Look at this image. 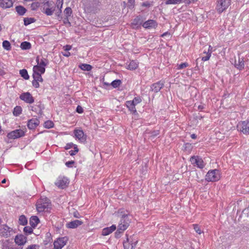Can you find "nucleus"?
<instances>
[{"instance_id": "1", "label": "nucleus", "mask_w": 249, "mask_h": 249, "mask_svg": "<svg viewBox=\"0 0 249 249\" xmlns=\"http://www.w3.org/2000/svg\"><path fill=\"white\" fill-rule=\"evenodd\" d=\"M36 62L37 65L34 66L33 71H38L39 72H45V67L49 64V61L47 59L41 57L40 56H37L36 57Z\"/></svg>"}, {"instance_id": "2", "label": "nucleus", "mask_w": 249, "mask_h": 249, "mask_svg": "<svg viewBox=\"0 0 249 249\" xmlns=\"http://www.w3.org/2000/svg\"><path fill=\"white\" fill-rule=\"evenodd\" d=\"M220 173L218 170H209L205 176V180L209 182H215L220 179Z\"/></svg>"}, {"instance_id": "3", "label": "nucleus", "mask_w": 249, "mask_h": 249, "mask_svg": "<svg viewBox=\"0 0 249 249\" xmlns=\"http://www.w3.org/2000/svg\"><path fill=\"white\" fill-rule=\"evenodd\" d=\"M50 205V200L47 197L40 198L36 202V210L38 212H43L48 209Z\"/></svg>"}, {"instance_id": "4", "label": "nucleus", "mask_w": 249, "mask_h": 249, "mask_svg": "<svg viewBox=\"0 0 249 249\" xmlns=\"http://www.w3.org/2000/svg\"><path fill=\"white\" fill-rule=\"evenodd\" d=\"M15 233L13 229L6 224L0 225V236L5 238L10 237Z\"/></svg>"}, {"instance_id": "5", "label": "nucleus", "mask_w": 249, "mask_h": 249, "mask_svg": "<svg viewBox=\"0 0 249 249\" xmlns=\"http://www.w3.org/2000/svg\"><path fill=\"white\" fill-rule=\"evenodd\" d=\"M231 5V0H219L216 6L217 12L221 14Z\"/></svg>"}, {"instance_id": "6", "label": "nucleus", "mask_w": 249, "mask_h": 249, "mask_svg": "<svg viewBox=\"0 0 249 249\" xmlns=\"http://www.w3.org/2000/svg\"><path fill=\"white\" fill-rule=\"evenodd\" d=\"M74 137L81 143H85L87 141V136L83 131L80 129H75L73 131Z\"/></svg>"}, {"instance_id": "7", "label": "nucleus", "mask_w": 249, "mask_h": 249, "mask_svg": "<svg viewBox=\"0 0 249 249\" xmlns=\"http://www.w3.org/2000/svg\"><path fill=\"white\" fill-rule=\"evenodd\" d=\"M24 135L25 131L19 129L10 132L7 134V137L9 139H16L22 137Z\"/></svg>"}, {"instance_id": "8", "label": "nucleus", "mask_w": 249, "mask_h": 249, "mask_svg": "<svg viewBox=\"0 0 249 249\" xmlns=\"http://www.w3.org/2000/svg\"><path fill=\"white\" fill-rule=\"evenodd\" d=\"M53 1H47L44 3L43 12L47 16H51L53 14L55 8L53 6Z\"/></svg>"}, {"instance_id": "9", "label": "nucleus", "mask_w": 249, "mask_h": 249, "mask_svg": "<svg viewBox=\"0 0 249 249\" xmlns=\"http://www.w3.org/2000/svg\"><path fill=\"white\" fill-rule=\"evenodd\" d=\"M68 238L66 236L58 238L53 242V249H61L67 243Z\"/></svg>"}, {"instance_id": "10", "label": "nucleus", "mask_w": 249, "mask_h": 249, "mask_svg": "<svg viewBox=\"0 0 249 249\" xmlns=\"http://www.w3.org/2000/svg\"><path fill=\"white\" fill-rule=\"evenodd\" d=\"M237 127L244 134L249 135V120H248L239 123Z\"/></svg>"}, {"instance_id": "11", "label": "nucleus", "mask_w": 249, "mask_h": 249, "mask_svg": "<svg viewBox=\"0 0 249 249\" xmlns=\"http://www.w3.org/2000/svg\"><path fill=\"white\" fill-rule=\"evenodd\" d=\"M19 98L26 103L29 104H33L35 101L34 98L29 92L21 93L19 96Z\"/></svg>"}, {"instance_id": "12", "label": "nucleus", "mask_w": 249, "mask_h": 249, "mask_svg": "<svg viewBox=\"0 0 249 249\" xmlns=\"http://www.w3.org/2000/svg\"><path fill=\"white\" fill-rule=\"evenodd\" d=\"M69 183V179L66 177H59L55 182V184L59 188L64 189Z\"/></svg>"}, {"instance_id": "13", "label": "nucleus", "mask_w": 249, "mask_h": 249, "mask_svg": "<svg viewBox=\"0 0 249 249\" xmlns=\"http://www.w3.org/2000/svg\"><path fill=\"white\" fill-rule=\"evenodd\" d=\"M192 164L196 165L199 168H203L205 165L203 160L198 156H193L190 159Z\"/></svg>"}, {"instance_id": "14", "label": "nucleus", "mask_w": 249, "mask_h": 249, "mask_svg": "<svg viewBox=\"0 0 249 249\" xmlns=\"http://www.w3.org/2000/svg\"><path fill=\"white\" fill-rule=\"evenodd\" d=\"M139 103V101L136 98L132 101H128L126 102V106L128 109L133 114L136 113L135 106Z\"/></svg>"}, {"instance_id": "15", "label": "nucleus", "mask_w": 249, "mask_h": 249, "mask_svg": "<svg viewBox=\"0 0 249 249\" xmlns=\"http://www.w3.org/2000/svg\"><path fill=\"white\" fill-rule=\"evenodd\" d=\"M27 241V237L22 234H18L15 237V242L18 246H24Z\"/></svg>"}, {"instance_id": "16", "label": "nucleus", "mask_w": 249, "mask_h": 249, "mask_svg": "<svg viewBox=\"0 0 249 249\" xmlns=\"http://www.w3.org/2000/svg\"><path fill=\"white\" fill-rule=\"evenodd\" d=\"M142 26L145 29L156 28L158 26L156 21L152 19H149L142 24Z\"/></svg>"}, {"instance_id": "17", "label": "nucleus", "mask_w": 249, "mask_h": 249, "mask_svg": "<svg viewBox=\"0 0 249 249\" xmlns=\"http://www.w3.org/2000/svg\"><path fill=\"white\" fill-rule=\"evenodd\" d=\"M128 223L124 218L121 219L118 226L117 231L119 233L123 232L128 228Z\"/></svg>"}, {"instance_id": "18", "label": "nucleus", "mask_w": 249, "mask_h": 249, "mask_svg": "<svg viewBox=\"0 0 249 249\" xmlns=\"http://www.w3.org/2000/svg\"><path fill=\"white\" fill-rule=\"evenodd\" d=\"M15 0H0V7L3 9L9 8L13 6Z\"/></svg>"}, {"instance_id": "19", "label": "nucleus", "mask_w": 249, "mask_h": 249, "mask_svg": "<svg viewBox=\"0 0 249 249\" xmlns=\"http://www.w3.org/2000/svg\"><path fill=\"white\" fill-rule=\"evenodd\" d=\"M39 124V121L36 118H32L28 122L27 126L30 129H35Z\"/></svg>"}, {"instance_id": "20", "label": "nucleus", "mask_w": 249, "mask_h": 249, "mask_svg": "<svg viewBox=\"0 0 249 249\" xmlns=\"http://www.w3.org/2000/svg\"><path fill=\"white\" fill-rule=\"evenodd\" d=\"M164 84L161 81H159L152 84L151 87V89L152 91L154 92H158L163 88Z\"/></svg>"}, {"instance_id": "21", "label": "nucleus", "mask_w": 249, "mask_h": 249, "mask_svg": "<svg viewBox=\"0 0 249 249\" xmlns=\"http://www.w3.org/2000/svg\"><path fill=\"white\" fill-rule=\"evenodd\" d=\"M116 229V227L115 225H112L111 226L109 227H107L104 228L102 230V235L104 236H107L111 233L113 231H114Z\"/></svg>"}, {"instance_id": "22", "label": "nucleus", "mask_w": 249, "mask_h": 249, "mask_svg": "<svg viewBox=\"0 0 249 249\" xmlns=\"http://www.w3.org/2000/svg\"><path fill=\"white\" fill-rule=\"evenodd\" d=\"M83 222L79 220H75L67 224V227L70 229H74L82 224Z\"/></svg>"}, {"instance_id": "23", "label": "nucleus", "mask_w": 249, "mask_h": 249, "mask_svg": "<svg viewBox=\"0 0 249 249\" xmlns=\"http://www.w3.org/2000/svg\"><path fill=\"white\" fill-rule=\"evenodd\" d=\"M244 58L243 57H239L237 62H235V67L240 71L244 69Z\"/></svg>"}, {"instance_id": "24", "label": "nucleus", "mask_w": 249, "mask_h": 249, "mask_svg": "<svg viewBox=\"0 0 249 249\" xmlns=\"http://www.w3.org/2000/svg\"><path fill=\"white\" fill-rule=\"evenodd\" d=\"M44 72H39L38 71H33V77L34 79L38 81L39 82H42L43 80L41 76V74Z\"/></svg>"}, {"instance_id": "25", "label": "nucleus", "mask_w": 249, "mask_h": 249, "mask_svg": "<svg viewBox=\"0 0 249 249\" xmlns=\"http://www.w3.org/2000/svg\"><path fill=\"white\" fill-rule=\"evenodd\" d=\"M39 222V220L36 216H33L30 218V224L32 227H36Z\"/></svg>"}, {"instance_id": "26", "label": "nucleus", "mask_w": 249, "mask_h": 249, "mask_svg": "<svg viewBox=\"0 0 249 249\" xmlns=\"http://www.w3.org/2000/svg\"><path fill=\"white\" fill-rule=\"evenodd\" d=\"M124 249H133L134 245L132 243H130L128 237H126V240L124 242Z\"/></svg>"}, {"instance_id": "27", "label": "nucleus", "mask_w": 249, "mask_h": 249, "mask_svg": "<svg viewBox=\"0 0 249 249\" xmlns=\"http://www.w3.org/2000/svg\"><path fill=\"white\" fill-rule=\"evenodd\" d=\"M139 64L134 60H132L127 66V69L129 70H134L138 67Z\"/></svg>"}, {"instance_id": "28", "label": "nucleus", "mask_w": 249, "mask_h": 249, "mask_svg": "<svg viewBox=\"0 0 249 249\" xmlns=\"http://www.w3.org/2000/svg\"><path fill=\"white\" fill-rule=\"evenodd\" d=\"M2 249H14L8 240L2 241Z\"/></svg>"}, {"instance_id": "29", "label": "nucleus", "mask_w": 249, "mask_h": 249, "mask_svg": "<svg viewBox=\"0 0 249 249\" xmlns=\"http://www.w3.org/2000/svg\"><path fill=\"white\" fill-rule=\"evenodd\" d=\"M22 109L20 106H16L14 107L13 114L15 116H18L22 113Z\"/></svg>"}, {"instance_id": "30", "label": "nucleus", "mask_w": 249, "mask_h": 249, "mask_svg": "<svg viewBox=\"0 0 249 249\" xmlns=\"http://www.w3.org/2000/svg\"><path fill=\"white\" fill-rule=\"evenodd\" d=\"M79 67L82 70L86 71H90L92 69V67L91 65L87 64H81L79 66Z\"/></svg>"}, {"instance_id": "31", "label": "nucleus", "mask_w": 249, "mask_h": 249, "mask_svg": "<svg viewBox=\"0 0 249 249\" xmlns=\"http://www.w3.org/2000/svg\"><path fill=\"white\" fill-rule=\"evenodd\" d=\"M20 48L23 50H29L31 48V44L27 41H24L20 44Z\"/></svg>"}, {"instance_id": "32", "label": "nucleus", "mask_w": 249, "mask_h": 249, "mask_svg": "<svg viewBox=\"0 0 249 249\" xmlns=\"http://www.w3.org/2000/svg\"><path fill=\"white\" fill-rule=\"evenodd\" d=\"M64 15L67 18V20L68 21V23L70 25L71 23L69 21L68 18L70 17L72 14V10L70 7H67L64 11Z\"/></svg>"}, {"instance_id": "33", "label": "nucleus", "mask_w": 249, "mask_h": 249, "mask_svg": "<svg viewBox=\"0 0 249 249\" xmlns=\"http://www.w3.org/2000/svg\"><path fill=\"white\" fill-rule=\"evenodd\" d=\"M185 2L184 0H166L165 4L166 5L169 4H178L181 3Z\"/></svg>"}, {"instance_id": "34", "label": "nucleus", "mask_w": 249, "mask_h": 249, "mask_svg": "<svg viewBox=\"0 0 249 249\" xmlns=\"http://www.w3.org/2000/svg\"><path fill=\"white\" fill-rule=\"evenodd\" d=\"M19 74L24 79L28 80L29 79V76L26 69L20 70L19 71Z\"/></svg>"}, {"instance_id": "35", "label": "nucleus", "mask_w": 249, "mask_h": 249, "mask_svg": "<svg viewBox=\"0 0 249 249\" xmlns=\"http://www.w3.org/2000/svg\"><path fill=\"white\" fill-rule=\"evenodd\" d=\"M16 10L17 13L20 15H24L26 11V9L22 6H17L16 7Z\"/></svg>"}, {"instance_id": "36", "label": "nucleus", "mask_w": 249, "mask_h": 249, "mask_svg": "<svg viewBox=\"0 0 249 249\" xmlns=\"http://www.w3.org/2000/svg\"><path fill=\"white\" fill-rule=\"evenodd\" d=\"M183 147L184 150L185 152H186L188 153H190L193 149V145L191 143H186L184 144Z\"/></svg>"}, {"instance_id": "37", "label": "nucleus", "mask_w": 249, "mask_h": 249, "mask_svg": "<svg viewBox=\"0 0 249 249\" xmlns=\"http://www.w3.org/2000/svg\"><path fill=\"white\" fill-rule=\"evenodd\" d=\"M2 47L6 50L9 51L11 49L10 42L7 40H4L2 42Z\"/></svg>"}, {"instance_id": "38", "label": "nucleus", "mask_w": 249, "mask_h": 249, "mask_svg": "<svg viewBox=\"0 0 249 249\" xmlns=\"http://www.w3.org/2000/svg\"><path fill=\"white\" fill-rule=\"evenodd\" d=\"M19 223L22 225H25L27 223V220L24 215L19 216Z\"/></svg>"}, {"instance_id": "39", "label": "nucleus", "mask_w": 249, "mask_h": 249, "mask_svg": "<svg viewBox=\"0 0 249 249\" xmlns=\"http://www.w3.org/2000/svg\"><path fill=\"white\" fill-rule=\"evenodd\" d=\"M35 21V19L34 18H25L24 19V24L25 25L27 26L32 23L34 22Z\"/></svg>"}, {"instance_id": "40", "label": "nucleus", "mask_w": 249, "mask_h": 249, "mask_svg": "<svg viewBox=\"0 0 249 249\" xmlns=\"http://www.w3.org/2000/svg\"><path fill=\"white\" fill-rule=\"evenodd\" d=\"M53 123L51 121H47L44 123V126L47 128H51L53 127Z\"/></svg>"}, {"instance_id": "41", "label": "nucleus", "mask_w": 249, "mask_h": 249, "mask_svg": "<svg viewBox=\"0 0 249 249\" xmlns=\"http://www.w3.org/2000/svg\"><path fill=\"white\" fill-rule=\"evenodd\" d=\"M203 53L205 54L206 55H205V56L202 57V58H201L202 61L203 62H205V61L209 60L210 59L212 54L210 53H208L207 52H204Z\"/></svg>"}, {"instance_id": "42", "label": "nucleus", "mask_w": 249, "mask_h": 249, "mask_svg": "<svg viewBox=\"0 0 249 249\" xmlns=\"http://www.w3.org/2000/svg\"><path fill=\"white\" fill-rule=\"evenodd\" d=\"M153 5V1H146L142 4V6L143 7H145L146 8H149Z\"/></svg>"}, {"instance_id": "43", "label": "nucleus", "mask_w": 249, "mask_h": 249, "mask_svg": "<svg viewBox=\"0 0 249 249\" xmlns=\"http://www.w3.org/2000/svg\"><path fill=\"white\" fill-rule=\"evenodd\" d=\"M121 84V81L120 80H115L112 82L111 85L113 88H116L120 86Z\"/></svg>"}, {"instance_id": "44", "label": "nucleus", "mask_w": 249, "mask_h": 249, "mask_svg": "<svg viewBox=\"0 0 249 249\" xmlns=\"http://www.w3.org/2000/svg\"><path fill=\"white\" fill-rule=\"evenodd\" d=\"M40 4L38 2H33L31 5L32 10H36L40 6Z\"/></svg>"}, {"instance_id": "45", "label": "nucleus", "mask_w": 249, "mask_h": 249, "mask_svg": "<svg viewBox=\"0 0 249 249\" xmlns=\"http://www.w3.org/2000/svg\"><path fill=\"white\" fill-rule=\"evenodd\" d=\"M79 151V149L78 148V147L76 145H74V150H71L69 151V153L70 155L71 156H74L76 153H77Z\"/></svg>"}, {"instance_id": "46", "label": "nucleus", "mask_w": 249, "mask_h": 249, "mask_svg": "<svg viewBox=\"0 0 249 249\" xmlns=\"http://www.w3.org/2000/svg\"><path fill=\"white\" fill-rule=\"evenodd\" d=\"M23 231L25 233L27 234H31L33 232V229L32 228L29 227H25L23 229Z\"/></svg>"}, {"instance_id": "47", "label": "nucleus", "mask_w": 249, "mask_h": 249, "mask_svg": "<svg viewBox=\"0 0 249 249\" xmlns=\"http://www.w3.org/2000/svg\"><path fill=\"white\" fill-rule=\"evenodd\" d=\"M193 226L194 227V229L198 234H200L201 233V230L200 227L197 224H193Z\"/></svg>"}, {"instance_id": "48", "label": "nucleus", "mask_w": 249, "mask_h": 249, "mask_svg": "<svg viewBox=\"0 0 249 249\" xmlns=\"http://www.w3.org/2000/svg\"><path fill=\"white\" fill-rule=\"evenodd\" d=\"M189 64L187 62H184L179 64L178 67V70H182L184 68L187 67Z\"/></svg>"}, {"instance_id": "49", "label": "nucleus", "mask_w": 249, "mask_h": 249, "mask_svg": "<svg viewBox=\"0 0 249 249\" xmlns=\"http://www.w3.org/2000/svg\"><path fill=\"white\" fill-rule=\"evenodd\" d=\"M139 19H135L133 21V22L131 24V26L133 28H137L138 26L136 27L137 25H139Z\"/></svg>"}, {"instance_id": "50", "label": "nucleus", "mask_w": 249, "mask_h": 249, "mask_svg": "<svg viewBox=\"0 0 249 249\" xmlns=\"http://www.w3.org/2000/svg\"><path fill=\"white\" fill-rule=\"evenodd\" d=\"M39 82L33 79L32 81V85L35 88H38L40 86Z\"/></svg>"}, {"instance_id": "51", "label": "nucleus", "mask_w": 249, "mask_h": 249, "mask_svg": "<svg viewBox=\"0 0 249 249\" xmlns=\"http://www.w3.org/2000/svg\"><path fill=\"white\" fill-rule=\"evenodd\" d=\"M128 7L129 8H133L135 3V0H128Z\"/></svg>"}, {"instance_id": "52", "label": "nucleus", "mask_w": 249, "mask_h": 249, "mask_svg": "<svg viewBox=\"0 0 249 249\" xmlns=\"http://www.w3.org/2000/svg\"><path fill=\"white\" fill-rule=\"evenodd\" d=\"M63 3V0H57L56 6L57 8H59L61 9L62 7V5Z\"/></svg>"}, {"instance_id": "53", "label": "nucleus", "mask_w": 249, "mask_h": 249, "mask_svg": "<svg viewBox=\"0 0 249 249\" xmlns=\"http://www.w3.org/2000/svg\"><path fill=\"white\" fill-rule=\"evenodd\" d=\"M74 144H73V143L72 142L67 143L65 147V148L66 150L72 148L73 146L74 147Z\"/></svg>"}, {"instance_id": "54", "label": "nucleus", "mask_w": 249, "mask_h": 249, "mask_svg": "<svg viewBox=\"0 0 249 249\" xmlns=\"http://www.w3.org/2000/svg\"><path fill=\"white\" fill-rule=\"evenodd\" d=\"M74 163V161L73 160L69 161L66 162V165L68 167H71Z\"/></svg>"}, {"instance_id": "55", "label": "nucleus", "mask_w": 249, "mask_h": 249, "mask_svg": "<svg viewBox=\"0 0 249 249\" xmlns=\"http://www.w3.org/2000/svg\"><path fill=\"white\" fill-rule=\"evenodd\" d=\"M39 246L36 245H32L28 247L26 249H38Z\"/></svg>"}, {"instance_id": "56", "label": "nucleus", "mask_w": 249, "mask_h": 249, "mask_svg": "<svg viewBox=\"0 0 249 249\" xmlns=\"http://www.w3.org/2000/svg\"><path fill=\"white\" fill-rule=\"evenodd\" d=\"M76 111L79 113H82L83 112V109L81 106H78L76 108Z\"/></svg>"}, {"instance_id": "57", "label": "nucleus", "mask_w": 249, "mask_h": 249, "mask_svg": "<svg viewBox=\"0 0 249 249\" xmlns=\"http://www.w3.org/2000/svg\"><path fill=\"white\" fill-rule=\"evenodd\" d=\"M63 49L66 51H69L71 49V46L69 45H67L63 47Z\"/></svg>"}, {"instance_id": "58", "label": "nucleus", "mask_w": 249, "mask_h": 249, "mask_svg": "<svg viewBox=\"0 0 249 249\" xmlns=\"http://www.w3.org/2000/svg\"><path fill=\"white\" fill-rule=\"evenodd\" d=\"M214 50H213V47H212V46L211 45H209V48H208V53H210L212 54V53L214 51Z\"/></svg>"}, {"instance_id": "59", "label": "nucleus", "mask_w": 249, "mask_h": 249, "mask_svg": "<svg viewBox=\"0 0 249 249\" xmlns=\"http://www.w3.org/2000/svg\"><path fill=\"white\" fill-rule=\"evenodd\" d=\"M167 35L169 36H171L170 33L169 32H166L164 33L163 34H162L161 35V37H164V36H166Z\"/></svg>"}, {"instance_id": "60", "label": "nucleus", "mask_w": 249, "mask_h": 249, "mask_svg": "<svg viewBox=\"0 0 249 249\" xmlns=\"http://www.w3.org/2000/svg\"><path fill=\"white\" fill-rule=\"evenodd\" d=\"M198 0H187V3L188 4L191 3H195L196 1H197Z\"/></svg>"}, {"instance_id": "61", "label": "nucleus", "mask_w": 249, "mask_h": 249, "mask_svg": "<svg viewBox=\"0 0 249 249\" xmlns=\"http://www.w3.org/2000/svg\"><path fill=\"white\" fill-rule=\"evenodd\" d=\"M67 52L65 53H63V55L66 57H69L71 55V53L69 52V51H66Z\"/></svg>"}, {"instance_id": "62", "label": "nucleus", "mask_w": 249, "mask_h": 249, "mask_svg": "<svg viewBox=\"0 0 249 249\" xmlns=\"http://www.w3.org/2000/svg\"><path fill=\"white\" fill-rule=\"evenodd\" d=\"M198 108L199 109H200V110H201L203 108V107L201 105H199L198 107Z\"/></svg>"}, {"instance_id": "63", "label": "nucleus", "mask_w": 249, "mask_h": 249, "mask_svg": "<svg viewBox=\"0 0 249 249\" xmlns=\"http://www.w3.org/2000/svg\"><path fill=\"white\" fill-rule=\"evenodd\" d=\"M191 138H193V139H196V136L195 134H192L191 135Z\"/></svg>"}, {"instance_id": "64", "label": "nucleus", "mask_w": 249, "mask_h": 249, "mask_svg": "<svg viewBox=\"0 0 249 249\" xmlns=\"http://www.w3.org/2000/svg\"><path fill=\"white\" fill-rule=\"evenodd\" d=\"M6 179H5V178H4V179H3L1 181V183H2V184H3V183H5L6 182Z\"/></svg>"}]
</instances>
